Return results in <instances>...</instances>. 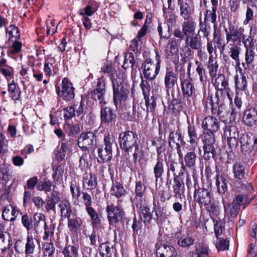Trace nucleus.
Returning a JSON list of instances; mask_svg holds the SVG:
<instances>
[{"mask_svg":"<svg viewBox=\"0 0 257 257\" xmlns=\"http://www.w3.org/2000/svg\"><path fill=\"white\" fill-rule=\"evenodd\" d=\"M224 31L230 56L235 61L236 65H239L241 42L244 39V29L229 26L228 28L225 29Z\"/></svg>","mask_w":257,"mask_h":257,"instance_id":"obj_1","label":"nucleus"},{"mask_svg":"<svg viewBox=\"0 0 257 257\" xmlns=\"http://www.w3.org/2000/svg\"><path fill=\"white\" fill-rule=\"evenodd\" d=\"M234 186L237 194L235 195L233 201L239 207H242L243 209H245L256 198V195L253 194L254 188L250 184L240 182L235 183Z\"/></svg>","mask_w":257,"mask_h":257,"instance_id":"obj_2","label":"nucleus"},{"mask_svg":"<svg viewBox=\"0 0 257 257\" xmlns=\"http://www.w3.org/2000/svg\"><path fill=\"white\" fill-rule=\"evenodd\" d=\"M140 141L136 132L126 131L121 132L119 136L120 148L125 152H132L133 148L136 151L139 150Z\"/></svg>","mask_w":257,"mask_h":257,"instance_id":"obj_3","label":"nucleus"},{"mask_svg":"<svg viewBox=\"0 0 257 257\" xmlns=\"http://www.w3.org/2000/svg\"><path fill=\"white\" fill-rule=\"evenodd\" d=\"M113 89V102L116 107L118 104H123L126 100L129 93L128 86L120 78L112 81Z\"/></svg>","mask_w":257,"mask_h":257,"instance_id":"obj_4","label":"nucleus"},{"mask_svg":"<svg viewBox=\"0 0 257 257\" xmlns=\"http://www.w3.org/2000/svg\"><path fill=\"white\" fill-rule=\"evenodd\" d=\"M114 143L112 136L108 135L104 139V145H101L98 149V162L104 163L109 161L112 158V146Z\"/></svg>","mask_w":257,"mask_h":257,"instance_id":"obj_5","label":"nucleus"},{"mask_svg":"<svg viewBox=\"0 0 257 257\" xmlns=\"http://www.w3.org/2000/svg\"><path fill=\"white\" fill-rule=\"evenodd\" d=\"M74 89L72 83L67 78L62 80L61 86H56L58 95L66 101H70L74 98Z\"/></svg>","mask_w":257,"mask_h":257,"instance_id":"obj_6","label":"nucleus"},{"mask_svg":"<svg viewBox=\"0 0 257 257\" xmlns=\"http://www.w3.org/2000/svg\"><path fill=\"white\" fill-rule=\"evenodd\" d=\"M224 139H227V145L230 149H235L238 145L239 131L234 125H226L224 131Z\"/></svg>","mask_w":257,"mask_h":257,"instance_id":"obj_7","label":"nucleus"},{"mask_svg":"<svg viewBox=\"0 0 257 257\" xmlns=\"http://www.w3.org/2000/svg\"><path fill=\"white\" fill-rule=\"evenodd\" d=\"M78 145L84 151L94 149L96 145L95 135L90 132L81 134L78 139Z\"/></svg>","mask_w":257,"mask_h":257,"instance_id":"obj_8","label":"nucleus"},{"mask_svg":"<svg viewBox=\"0 0 257 257\" xmlns=\"http://www.w3.org/2000/svg\"><path fill=\"white\" fill-rule=\"evenodd\" d=\"M168 143L171 148L176 149L179 160H183V154L181 149V146L185 144V142L181 134L177 132H171L169 134Z\"/></svg>","mask_w":257,"mask_h":257,"instance_id":"obj_9","label":"nucleus"},{"mask_svg":"<svg viewBox=\"0 0 257 257\" xmlns=\"http://www.w3.org/2000/svg\"><path fill=\"white\" fill-rule=\"evenodd\" d=\"M183 96L186 98L190 106L194 105L195 92V87L190 79H184L181 82Z\"/></svg>","mask_w":257,"mask_h":257,"instance_id":"obj_10","label":"nucleus"},{"mask_svg":"<svg viewBox=\"0 0 257 257\" xmlns=\"http://www.w3.org/2000/svg\"><path fill=\"white\" fill-rule=\"evenodd\" d=\"M105 83L102 78L97 80L96 85L93 90L89 93L90 98L98 101L101 105L105 104L104 96L105 94Z\"/></svg>","mask_w":257,"mask_h":257,"instance_id":"obj_11","label":"nucleus"},{"mask_svg":"<svg viewBox=\"0 0 257 257\" xmlns=\"http://www.w3.org/2000/svg\"><path fill=\"white\" fill-rule=\"evenodd\" d=\"M194 199L200 204L207 205L211 202L210 192L204 188H199L197 181L194 180Z\"/></svg>","mask_w":257,"mask_h":257,"instance_id":"obj_12","label":"nucleus"},{"mask_svg":"<svg viewBox=\"0 0 257 257\" xmlns=\"http://www.w3.org/2000/svg\"><path fill=\"white\" fill-rule=\"evenodd\" d=\"M106 210L107 213L108 220L111 225L120 221L124 215V211L119 205H108Z\"/></svg>","mask_w":257,"mask_h":257,"instance_id":"obj_13","label":"nucleus"},{"mask_svg":"<svg viewBox=\"0 0 257 257\" xmlns=\"http://www.w3.org/2000/svg\"><path fill=\"white\" fill-rule=\"evenodd\" d=\"M178 75L171 70L167 69L164 76V85L166 91L169 96V92H172L177 85Z\"/></svg>","mask_w":257,"mask_h":257,"instance_id":"obj_14","label":"nucleus"},{"mask_svg":"<svg viewBox=\"0 0 257 257\" xmlns=\"http://www.w3.org/2000/svg\"><path fill=\"white\" fill-rule=\"evenodd\" d=\"M104 105H101L100 110L101 121L105 124L111 123L116 117V112L110 107Z\"/></svg>","mask_w":257,"mask_h":257,"instance_id":"obj_15","label":"nucleus"},{"mask_svg":"<svg viewBox=\"0 0 257 257\" xmlns=\"http://www.w3.org/2000/svg\"><path fill=\"white\" fill-rule=\"evenodd\" d=\"M180 6V16L185 20L192 19L194 12L193 5L191 3L183 2L182 0H177Z\"/></svg>","mask_w":257,"mask_h":257,"instance_id":"obj_16","label":"nucleus"},{"mask_svg":"<svg viewBox=\"0 0 257 257\" xmlns=\"http://www.w3.org/2000/svg\"><path fill=\"white\" fill-rule=\"evenodd\" d=\"M243 123L248 126H252L257 122V108H249L246 109L242 116Z\"/></svg>","mask_w":257,"mask_h":257,"instance_id":"obj_17","label":"nucleus"},{"mask_svg":"<svg viewBox=\"0 0 257 257\" xmlns=\"http://www.w3.org/2000/svg\"><path fill=\"white\" fill-rule=\"evenodd\" d=\"M218 120L213 116H208L205 117L202 123L203 131L216 133L219 130Z\"/></svg>","mask_w":257,"mask_h":257,"instance_id":"obj_18","label":"nucleus"},{"mask_svg":"<svg viewBox=\"0 0 257 257\" xmlns=\"http://www.w3.org/2000/svg\"><path fill=\"white\" fill-rule=\"evenodd\" d=\"M143 73L145 78L150 80H153L158 75L160 69V62L158 59L156 65H144Z\"/></svg>","mask_w":257,"mask_h":257,"instance_id":"obj_19","label":"nucleus"},{"mask_svg":"<svg viewBox=\"0 0 257 257\" xmlns=\"http://www.w3.org/2000/svg\"><path fill=\"white\" fill-rule=\"evenodd\" d=\"M13 170L11 166L4 162L0 164V181L6 184L12 178Z\"/></svg>","mask_w":257,"mask_h":257,"instance_id":"obj_20","label":"nucleus"},{"mask_svg":"<svg viewBox=\"0 0 257 257\" xmlns=\"http://www.w3.org/2000/svg\"><path fill=\"white\" fill-rule=\"evenodd\" d=\"M112 185L110 190V194L112 196L119 199L124 196L126 193V190L123 185L116 180H113L111 178Z\"/></svg>","mask_w":257,"mask_h":257,"instance_id":"obj_21","label":"nucleus"},{"mask_svg":"<svg viewBox=\"0 0 257 257\" xmlns=\"http://www.w3.org/2000/svg\"><path fill=\"white\" fill-rule=\"evenodd\" d=\"M232 173L235 178V183H242V179L245 176V168L243 165L240 162L235 163L232 166Z\"/></svg>","mask_w":257,"mask_h":257,"instance_id":"obj_22","label":"nucleus"},{"mask_svg":"<svg viewBox=\"0 0 257 257\" xmlns=\"http://www.w3.org/2000/svg\"><path fill=\"white\" fill-rule=\"evenodd\" d=\"M58 206L62 218H70L74 213L70 203L67 200H60Z\"/></svg>","mask_w":257,"mask_h":257,"instance_id":"obj_23","label":"nucleus"},{"mask_svg":"<svg viewBox=\"0 0 257 257\" xmlns=\"http://www.w3.org/2000/svg\"><path fill=\"white\" fill-rule=\"evenodd\" d=\"M222 203L223 204L225 214L228 216L235 217L239 212L240 207L233 201L230 203H226L223 197H222Z\"/></svg>","mask_w":257,"mask_h":257,"instance_id":"obj_24","label":"nucleus"},{"mask_svg":"<svg viewBox=\"0 0 257 257\" xmlns=\"http://www.w3.org/2000/svg\"><path fill=\"white\" fill-rule=\"evenodd\" d=\"M213 85L216 90L220 91H225L226 93H228L229 90L228 80L224 75H219L215 79Z\"/></svg>","mask_w":257,"mask_h":257,"instance_id":"obj_25","label":"nucleus"},{"mask_svg":"<svg viewBox=\"0 0 257 257\" xmlns=\"http://www.w3.org/2000/svg\"><path fill=\"white\" fill-rule=\"evenodd\" d=\"M0 73L3 74L8 81L14 76V68L7 64V60L5 58H1L0 60Z\"/></svg>","mask_w":257,"mask_h":257,"instance_id":"obj_26","label":"nucleus"},{"mask_svg":"<svg viewBox=\"0 0 257 257\" xmlns=\"http://www.w3.org/2000/svg\"><path fill=\"white\" fill-rule=\"evenodd\" d=\"M174 196L175 197H181L184 192V184L182 179H178V177L175 175L173 178L172 184Z\"/></svg>","mask_w":257,"mask_h":257,"instance_id":"obj_27","label":"nucleus"},{"mask_svg":"<svg viewBox=\"0 0 257 257\" xmlns=\"http://www.w3.org/2000/svg\"><path fill=\"white\" fill-rule=\"evenodd\" d=\"M212 4V10H207L205 14L204 23L207 22H211L212 23H215L216 20V12L218 6V0H211Z\"/></svg>","mask_w":257,"mask_h":257,"instance_id":"obj_28","label":"nucleus"},{"mask_svg":"<svg viewBox=\"0 0 257 257\" xmlns=\"http://www.w3.org/2000/svg\"><path fill=\"white\" fill-rule=\"evenodd\" d=\"M185 43L187 46L192 49H199L202 46L200 38L198 37L196 34H193L186 37Z\"/></svg>","mask_w":257,"mask_h":257,"instance_id":"obj_29","label":"nucleus"},{"mask_svg":"<svg viewBox=\"0 0 257 257\" xmlns=\"http://www.w3.org/2000/svg\"><path fill=\"white\" fill-rule=\"evenodd\" d=\"M185 166L189 168H194L198 161L197 155L193 150L192 151L187 153L183 157Z\"/></svg>","mask_w":257,"mask_h":257,"instance_id":"obj_30","label":"nucleus"},{"mask_svg":"<svg viewBox=\"0 0 257 257\" xmlns=\"http://www.w3.org/2000/svg\"><path fill=\"white\" fill-rule=\"evenodd\" d=\"M46 217L42 213H35L33 216V230L37 232L42 225L47 224Z\"/></svg>","mask_w":257,"mask_h":257,"instance_id":"obj_31","label":"nucleus"},{"mask_svg":"<svg viewBox=\"0 0 257 257\" xmlns=\"http://www.w3.org/2000/svg\"><path fill=\"white\" fill-rule=\"evenodd\" d=\"M68 219V227L70 230L73 232H77L81 227L83 221L82 219L76 215L73 216Z\"/></svg>","mask_w":257,"mask_h":257,"instance_id":"obj_32","label":"nucleus"},{"mask_svg":"<svg viewBox=\"0 0 257 257\" xmlns=\"http://www.w3.org/2000/svg\"><path fill=\"white\" fill-rule=\"evenodd\" d=\"M196 23L192 19L186 20L182 24L183 33L186 37L195 33Z\"/></svg>","mask_w":257,"mask_h":257,"instance_id":"obj_33","label":"nucleus"},{"mask_svg":"<svg viewBox=\"0 0 257 257\" xmlns=\"http://www.w3.org/2000/svg\"><path fill=\"white\" fill-rule=\"evenodd\" d=\"M38 242V239L28 234L27 237V242L25 244V253L26 254L34 253Z\"/></svg>","mask_w":257,"mask_h":257,"instance_id":"obj_34","label":"nucleus"},{"mask_svg":"<svg viewBox=\"0 0 257 257\" xmlns=\"http://www.w3.org/2000/svg\"><path fill=\"white\" fill-rule=\"evenodd\" d=\"M215 146H216V145L204 144L203 157L204 160H210L211 159L214 158L216 154Z\"/></svg>","mask_w":257,"mask_h":257,"instance_id":"obj_35","label":"nucleus"},{"mask_svg":"<svg viewBox=\"0 0 257 257\" xmlns=\"http://www.w3.org/2000/svg\"><path fill=\"white\" fill-rule=\"evenodd\" d=\"M83 185H86L88 189H94L97 185V177L93 174H86L83 177Z\"/></svg>","mask_w":257,"mask_h":257,"instance_id":"obj_36","label":"nucleus"},{"mask_svg":"<svg viewBox=\"0 0 257 257\" xmlns=\"http://www.w3.org/2000/svg\"><path fill=\"white\" fill-rule=\"evenodd\" d=\"M215 184L217 191L220 194H224L227 190L226 180L222 176L217 175L215 178Z\"/></svg>","mask_w":257,"mask_h":257,"instance_id":"obj_37","label":"nucleus"},{"mask_svg":"<svg viewBox=\"0 0 257 257\" xmlns=\"http://www.w3.org/2000/svg\"><path fill=\"white\" fill-rule=\"evenodd\" d=\"M8 91L10 97L13 100H17L19 99L21 91L18 86L14 82V81L8 84Z\"/></svg>","mask_w":257,"mask_h":257,"instance_id":"obj_38","label":"nucleus"},{"mask_svg":"<svg viewBox=\"0 0 257 257\" xmlns=\"http://www.w3.org/2000/svg\"><path fill=\"white\" fill-rule=\"evenodd\" d=\"M148 25L144 24L141 30L138 33L137 39H135L132 42V44L130 46L132 48L134 51L138 49L139 43L141 41L140 39L146 34L148 30Z\"/></svg>","mask_w":257,"mask_h":257,"instance_id":"obj_39","label":"nucleus"},{"mask_svg":"<svg viewBox=\"0 0 257 257\" xmlns=\"http://www.w3.org/2000/svg\"><path fill=\"white\" fill-rule=\"evenodd\" d=\"M140 218L143 220L144 223H150L152 219V214L150 212V209L146 206H141L139 209Z\"/></svg>","mask_w":257,"mask_h":257,"instance_id":"obj_40","label":"nucleus"},{"mask_svg":"<svg viewBox=\"0 0 257 257\" xmlns=\"http://www.w3.org/2000/svg\"><path fill=\"white\" fill-rule=\"evenodd\" d=\"M68 150V147L65 142H62L60 146L57 147L55 152V158L58 161H61L64 159Z\"/></svg>","mask_w":257,"mask_h":257,"instance_id":"obj_41","label":"nucleus"},{"mask_svg":"<svg viewBox=\"0 0 257 257\" xmlns=\"http://www.w3.org/2000/svg\"><path fill=\"white\" fill-rule=\"evenodd\" d=\"M203 104L206 109V111H210L212 113H214V110H216V106L215 103L213 102V96L212 95H208L203 100Z\"/></svg>","mask_w":257,"mask_h":257,"instance_id":"obj_42","label":"nucleus"},{"mask_svg":"<svg viewBox=\"0 0 257 257\" xmlns=\"http://www.w3.org/2000/svg\"><path fill=\"white\" fill-rule=\"evenodd\" d=\"M187 129L189 143L192 146L196 145L198 143V138L195 127L189 123Z\"/></svg>","mask_w":257,"mask_h":257,"instance_id":"obj_43","label":"nucleus"},{"mask_svg":"<svg viewBox=\"0 0 257 257\" xmlns=\"http://www.w3.org/2000/svg\"><path fill=\"white\" fill-rule=\"evenodd\" d=\"M157 161L153 169L156 182L162 176L164 171L163 160L158 158Z\"/></svg>","mask_w":257,"mask_h":257,"instance_id":"obj_44","label":"nucleus"},{"mask_svg":"<svg viewBox=\"0 0 257 257\" xmlns=\"http://www.w3.org/2000/svg\"><path fill=\"white\" fill-rule=\"evenodd\" d=\"M249 47L245 46L246 51L245 54V59L247 64H250L253 61L255 53L254 52V44L252 41L249 44Z\"/></svg>","mask_w":257,"mask_h":257,"instance_id":"obj_45","label":"nucleus"},{"mask_svg":"<svg viewBox=\"0 0 257 257\" xmlns=\"http://www.w3.org/2000/svg\"><path fill=\"white\" fill-rule=\"evenodd\" d=\"M215 132L203 131L202 140L204 144L216 145Z\"/></svg>","mask_w":257,"mask_h":257,"instance_id":"obj_46","label":"nucleus"},{"mask_svg":"<svg viewBox=\"0 0 257 257\" xmlns=\"http://www.w3.org/2000/svg\"><path fill=\"white\" fill-rule=\"evenodd\" d=\"M85 208L87 213L91 218L93 227H94L97 226L100 223V219L98 217V214L91 206H89Z\"/></svg>","mask_w":257,"mask_h":257,"instance_id":"obj_47","label":"nucleus"},{"mask_svg":"<svg viewBox=\"0 0 257 257\" xmlns=\"http://www.w3.org/2000/svg\"><path fill=\"white\" fill-rule=\"evenodd\" d=\"M195 239L190 236L181 237L177 240V244L183 248H189L194 243Z\"/></svg>","mask_w":257,"mask_h":257,"instance_id":"obj_48","label":"nucleus"},{"mask_svg":"<svg viewBox=\"0 0 257 257\" xmlns=\"http://www.w3.org/2000/svg\"><path fill=\"white\" fill-rule=\"evenodd\" d=\"M70 191L74 204L75 205H79L80 201L79 200V197L80 196L79 186L71 184L70 186Z\"/></svg>","mask_w":257,"mask_h":257,"instance_id":"obj_49","label":"nucleus"},{"mask_svg":"<svg viewBox=\"0 0 257 257\" xmlns=\"http://www.w3.org/2000/svg\"><path fill=\"white\" fill-rule=\"evenodd\" d=\"M6 33L8 35L9 39L15 38L17 40L20 37V31L18 27L14 25H12L6 29Z\"/></svg>","mask_w":257,"mask_h":257,"instance_id":"obj_50","label":"nucleus"},{"mask_svg":"<svg viewBox=\"0 0 257 257\" xmlns=\"http://www.w3.org/2000/svg\"><path fill=\"white\" fill-rule=\"evenodd\" d=\"M21 221L24 227L29 231L33 229V218L27 214L22 216Z\"/></svg>","mask_w":257,"mask_h":257,"instance_id":"obj_51","label":"nucleus"},{"mask_svg":"<svg viewBox=\"0 0 257 257\" xmlns=\"http://www.w3.org/2000/svg\"><path fill=\"white\" fill-rule=\"evenodd\" d=\"M169 109L174 113L180 111L182 109L181 99L176 98H173L169 105Z\"/></svg>","mask_w":257,"mask_h":257,"instance_id":"obj_52","label":"nucleus"},{"mask_svg":"<svg viewBox=\"0 0 257 257\" xmlns=\"http://www.w3.org/2000/svg\"><path fill=\"white\" fill-rule=\"evenodd\" d=\"M44 234L43 236V239L44 240H47L49 237H53L55 230L54 224L51 223L49 225L47 223L44 225Z\"/></svg>","mask_w":257,"mask_h":257,"instance_id":"obj_53","label":"nucleus"},{"mask_svg":"<svg viewBox=\"0 0 257 257\" xmlns=\"http://www.w3.org/2000/svg\"><path fill=\"white\" fill-rule=\"evenodd\" d=\"M64 257H78V249L73 245L65 246L63 250Z\"/></svg>","mask_w":257,"mask_h":257,"instance_id":"obj_54","label":"nucleus"},{"mask_svg":"<svg viewBox=\"0 0 257 257\" xmlns=\"http://www.w3.org/2000/svg\"><path fill=\"white\" fill-rule=\"evenodd\" d=\"M252 135L250 134L245 133L242 134L239 139L240 146H249L253 144Z\"/></svg>","mask_w":257,"mask_h":257,"instance_id":"obj_55","label":"nucleus"},{"mask_svg":"<svg viewBox=\"0 0 257 257\" xmlns=\"http://www.w3.org/2000/svg\"><path fill=\"white\" fill-rule=\"evenodd\" d=\"M208 211L213 222H215V220L218 217L220 213V207L218 204H211L208 209Z\"/></svg>","mask_w":257,"mask_h":257,"instance_id":"obj_56","label":"nucleus"},{"mask_svg":"<svg viewBox=\"0 0 257 257\" xmlns=\"http://www.w3.org/2000/svg\"><path fill=\"white\" fill-rule=\"evenodd\" d=\"M177 43L174 38L169 41L165 48L166 53L168 56H173L177 52Z\"/></svg>","mask_w":257,"mask_h":257,"instance_id":"obj_57","label":"nucleus"},{"mask_svg":"<svg viewBox=\"0 0 257 257\" xmlns=\"http://www.w3.org/2000/svg\"><path fill=\"white\" fill-rule=\"evenodd\" d=\"M135 64L134 54L131 52L126 55L122 67L123 69H126L130 66L129 64H130L131 67L133 68L135 66Z\"/></svg>","mask_w":257,"mask_h":257,"instance_id":"obj_58","label":"nucleus"},{"mask_svg":"<svg viewBox=\"0 0 257 257\" xmlns=\"http://www.w3.org/2000/svg\"><path fill=\"white\" fill-rule=\"evenodd\" d=\"M247 86V81L244 75H242L239 78H237L235 80V87L238 91H243L245 90Z\"/></svg>","mask_w":257,"mask_h":257,"instance_id":"obj_59","label":"nucleus"},{"mask_svg":"<svg viewBox=\"0 0 257 257\" xmlns=\"http://www.w3.org/2000/svg\"><path fill=\"white\" fill-rule=\"evenodd\" d=\"M215 245L218 251H224L228 249L229 241L226 239L218 237L216 241Z\"/></svg>","mask_w":257,"mask_h":257,"instance_id":"obj_60","label":"nucleus"},{"mask_svg":"<svg viewBox=\"0 0 257 257\" xmlns=\"http://www.w3.org/2000/svg\"><path fill=\"white\" fill-rule=\"evenodd\" d=\"M200 29L198 32V35H199L200 33H202L203 35V37L206 38L207 40H209L208 36L210 33V27L207 25V23H203L201 20H200Z\"/></svg>","mask_w":257,"mask_h":257,"instance_id":"obj_61","label":"nucleus"},{"mask_svg":"<svg viewBox=\"0 0 257 257\" xmlns=\"http://www.w3.org/2000/svg\"><path fill=\"white\" fill-rule=\"evenodd\" d=\"M145 105L147 107V112H153L156 106V98L154 95L145 100Z\"/></svg>","mask_w":257,"mask_h":257,"instance_id":"obj_62","label":"nucleus"},{"mask_svg":"<svg viewBox=\"0 0 257 257\" xmlns=\"http://www.w3.org/2000/svg\"><path fill=\"white\" fill-rule=\"evenodd\" d=\"M146 186L142 181H137L136 183L135 194L137 196L142 197L145 194Z\"/></svg>","mask_w":257,"mask_h":257,"instance_id":"obj_63","label":"nucleus"},{"mask_svg":"<svg viewBox=\"0 0 257 257\" xmlns=\"http://www.w3.org/2000/svg\"><path fill=\"white\" fill-rule=\"evenodd\" d=\"M44 254L45 256H51L55 252V247L51 242H45L43 246Z\"/></svg>","mask_w":257,"mask_h":257,"instance_id":"obj_64","label":"nucleus"}]
</instances>
